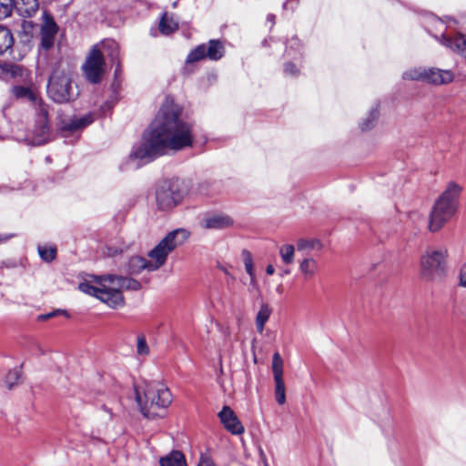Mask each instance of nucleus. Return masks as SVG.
<instances>
[{
  "instance_id": "1",
  "label": "nucleus",
  "mask_w": 466,
  "mask_h": 466,
  "mask_svg": "<svg viewBox=\"0 0 466 466\" xmlns=\"http://www.w3.org/2000/svg\"><path fill=\"white\" fill-rule=\"evenodd\" d=\"M182 107L167 97L156 117L143 133L141 141L133 146L128 160L135 167L148 163L170 151L177 152L193 146L194 124L181 117Z\"/></svg>"
},
{
  "instance_id": "2",
  "label": "nucleus",
  "mask_w": 466,
  "mask_h": 466,
  "mask_svg": "<svg viewBox=\"0 0 466 466\" xmlns=\"http://www.w3.org/2000/svg\"><path fill=\"white\" fill-rule=\"evenodd\" d=\"M92 279V281L80 283L79 290L97 298L112 309H117L124 305L123 289L138 290L141 289L140 282L132 278L104 275L94 276Z\"/></svg>"
},
{
  "instance_id": "3",
  "label": "nucleus",
  "mask_w": 466,
  "mask_h": 466,
  "mask_svg": "<svg viewBox=\"0 0 466 466\" xmlns=\"http://www.w3.org/2000/svg\"><path fill=\"white\" fill-rule=\"evenodd\" d=\"M136 400L140 411L147 418H155L158 410L167 409L172 402L169 389L159 381H146L135 386Z\"/></svg>"
},
{
  "instance_id": "4",
  "label": "nucleus",
  "mask_w": 466,
  "mask_h": 466,
  "mask_svg": "<svg viewBox=\"0 0 466 466\" xmlns=\"http://www.w3.org/2000/svg\"><path fill=\"white\" fill-rule=\"evenodd\" d=\"M118 49V44L110 39L95 45L87 54L82 66L85 78L91 84H99L106 71L103 52H107V55L114 59L117 56Z\"/></svg>"
},
{
  "instance_id": "5",
  "label": "nucleus",
  "mask_w": 466,
  "mask_h": 466,
  "mask_svg": "<svg viewBox=\"0 0 466 466\" xmlns=\"http://www.w3.org/2000/svg\"><path fill=\"white\" fill-rule=\"evenodd\" d=\"M461 187L450 182L444 192L436 200L429 218V229L431 232L440 230L455 214L458 208Z\"/></svg>"
},
{
  "instance_id": "6",
  "label": "nucleus",
  "mask_w": 466,
  "mask_h": 466,
  "mask_svg": "<svg viewBox=\"0 0 466 466\" xmlns=\"http://www.w3.org/2000/svg\"><path fill=\"white\" fill-rule=\"evenodd\" d=\"M189 237V232L184 228H177L167 233L151 250L147 253V260L152 271L162 268L169 254L177 248L182 246Z\"/></svg>"
},
{
  "instance_id": "7",
  "label": "nucleus",
  "mask_w": 466,
  "mask_h": 466,
  "mask_svg": "<svg viewBox=\"0 0 466 466\" xmlns=\"http://www.w3.org/2000/svg\"><path fill=\"white\" fill-rule=\"evenodd\" d=\"M189 237V232L184 228H177L167 233L151 250L147 253V260L152 271L162 268L169 254L177 248L182 246Z\"/></svg>"
},
{
  "instance_id": "8",
  "label": "nucleus",
  "mask_w": 466,
  "mask_h": 466,
  "mask_svg": "<svg viewBox=\"0 0 466 466\" xmlns=\"http://www.w3.org/2000/svg\"><path fill=\"white\" fill-rule=\"evenodd\" d=\"M448 250L445 248H427L420 258V273L428 281H437L447 274Z\"/></svg>"
},
{
  "instance_id": "9",
  "label": "nucleus",
  "mask_w": 466,
  "mask_h": 466,
  "mask_svg": "<svg viewBox=\"0 0 466 466\" xmlns=\"http://www.w3.org/2000/svg\"><path fill=\"white\" fill-rule=\"evenodd\" d=\"M47 94L56 103H66L76 99L79 90L69 72L56 69L49 77Z\"/></svg>"
},
{
  "instance_id": "10",
  "label": "nucleus",
  "mask_w": 466,
  "mask_h": 466,
  "mask_svg": "<svg viewBox=\"0 0 466 466\" xmlns=\"http://www.w3.org/2000/svg\"><path fill=\"white\" fill-rule=\"evenodd\" d=\"M184 194L178 180L164 181L158 185L156 191V201L158 208L169 210L179 204Z\"/></svg>"
},
{
  "instance_id": "11",
  "label": "nucleus",
  "mask_w": 466,
  "mask_h": 466,
  "mask_svg": "<svg viewBox=\"0 0 466 466\" xmlns=\"http://www.w3.org/2000/svg\"><path fill=\"white\" fill-rule=\"evenodd\" d=\"M225 50L218 40H210L208 44H202L194 48L187 57V63H194L208 58L218 60L224 56Z\"/></svg>"
},
{
  "instance_id": "12",
  "label": "nucleus",
  "mask_w": 466,
  "mask_h": 466,
  "mask_svg": "<svg viewBox=\"0 0 466 466\" xmlns=\"http://www.w3.org/2000/svg\"><path fill=\"white\" fill-rule=\"evenodd\" d=\"M272 372L275 382V397L279 405L286 402L285 383L283 380V360L279 352L272 357Z\"/></svg>"
},
{
  "instance_id": "13",
  "label": "nucleus",
  "mask_w": 466,
  "mask_h": 466,
  "mask_svg": "<svg viewBox=\"0 0 466 466\" xmlns=\"http://www.w3.org/2000/svg\"><path fill=\"white\" fill-rule=\"evenodd\" d=\"M200 225L205 229L224 230L234 225L233 218L222 212H209L204 215Z\"/></svg>"
},
{
  "instance_id": "14",
  "label": "nucleus",
  "mask_w": 466,
  "mask_h": 466,
  "mask_svg": "<svg viewBox=\"0 0 466 466\" xmlns=\"http://www.w3.org/2000/svg\"><path fill=\"white\" fill-rule=\"evenodd\" d=\"M28 140L33 146H40L49 140L47 111L46 107H41V110H39L34 134L31 138H28Z\"/></svg>"
},
{
  "instance_id": "15",
  "label": "nucleus",
  "mask_w": 466,
  "mask_h": 466,
  "mask_svg": "<svg viewBox=\"0 0 466 466\" xmlns=\"http://www.w3.org/2000/svg\"><path fill=\"white\" fill-rule=\"evenodd\" d=\"M58 26L53 17L46 12L43 13V24L40 29L41 47L45 50L50 49L57 34Z\"/></svg>"
},
{
  "instance_id": "16",
  "label": "nucleus",
  "mask_w": 466,
  "mask_h": 466,
  "mask_svg": "<svg viewBox=\"0 0 466 466\" xmlns=\"http://www.w3.org/2000/svg\"><path fill=\"white\" fill-rule=\"evenodd\" d=\"M218 418L227 431L235 435H239L244 432V427L235 412L228 406L218 413Z\"/></svg>"
},
{
  "instance_id": "17",
  "label": "nucleus",
  "mask_w": 466,
  "mask_h": 466,
  "mask_svg": "<svg viewBox=\"0 0 466 466\" xmlns=\"http://www.w3.org/2000/svg\"><path fill=\"white\" fill-rule=\"evenodd\" d=\"M454 74L451 70L426 67L425 82L432 85H447L453 81Z\"/></svg>"
},
{
  "instance_id": "18",
  "label": "nucleus",
  "mask_w": 466,
  "mask_h": 466,
  "mask_svg": "<svg viewBox=\"0 0 466 466\" xmlns=\"http://www.w3.org/2000/svg\"><path fill=\"white\" fill-rule=\"evenodd\" d=\"M440 42L451 51L466 57V35L457 34L454 36L441 35Z\"/></svg>"
},
{
  "instance_id": "19",
  "label": "nucleus",
  "mask_w": 466,
  "mask_h": 466,
  "mask_svg": "<svg viewBox=\"0 0 466 466\" xmlns=\"http://www.w3.org/2000/svg\"><path fill=\"white\" fill-rule=\"evenodd\" d=\"M12 95L16 99H24L30 101L32 104L38 106V109L44 107L41 99L38 96V93L35 89L30 86H15L11 89Z\"/></svg>"
},
{
  "instance_id": "20",
  "label": "nucleus",
  "mask_w": 466,
  "mask_h": 466,
  "mask_svg": "<svg viewBox=\"0 0 466 466\" xmlns=\"http://www.w3.org/2000/svg\"><path fill=\"white\" fill-rule=\"evenodd\" d=\"M94 121V117L91 114H86L81 117H74L65 122L61 130L63 133L74 134L84 127H87Z\"/></svg>"
},
{
  "instance_id": "21",
  "label": "nucleus",
  "mask_w": 466,
  "mask_h": 466,
  "mask_svg": "<svg viewBox=\"0 0 466 466\" xmlns=\"http://www.w3.org/2000/svg\"><path fill=\"white\" fill-rule=\"evenodd\" d=\"M124 270L130 275H137L143 270L153 272L147 258L141 256H133L127 260Z\"/></svg>"
},
{
  "instance_id": "22",
  "label": "nucleus",
  "mask_w": 466,
  "mask_h": 466,
  "mask_svg": "<svg viewBox=\"0 0 466 466\" xmlns=\"http://www.w3.org/2000/svg\"><path fill=\"white\" fill-rule=\"evenodd\" d=\"M27 76L26 70L22 66L14 64H1L0 65V77L2 78H24Z\"/></svg>"
},
{
  "instance_id": "23",
  "label": "nucleus",
  "mask_w": 466,
  "mask_h": 466,
  "mask_svg": "<svg viewBox=\"0 0 466 466\" xmlns=\"http://www.w3.org/2000/svg\"><path fill=\"white\" fill-rule=\"evenodd\" d=\"M38 0H14V7L23 16H32L38 10Z\"/></svg>"
},
{
  "instance_id": "24",
  "label": "nucleus",
  "mask_w": 466,
  "mask_h": 466,
  "mask_svg": "<svg viewBox=\"0 0 466 466\" xmlns=\"http://www.w3.org/2000/svg\"><path fill=\"white\" fill-rule=\"evenodd\" d=\"M299 268L305 278H312L318 272V261L312 257H306L299 263Z\"/></svg>"
},
{
  "instance_id": "25",
  "label": "nucleus",
  "mask_w": 466,
  "mask_h": 466,
  "mask_svg": "<svg viewBox=\"0 0 466 466\" xmlns=\"http://www.w3.org/2000/svg\"><path fill=\"white\" fill-rule=\"evenodd\" d=\"M272 313V309L267 303H263L256 316V328L258 333H262L264 330L265 324L269 319Z\"/></svg>"
},
{
  "instance_id": "26",
  "label": "nucleus",
  "mask_w": 466,
  "mask_h": 466,
  "mask_svg": "<svg viewBox=\"0 0 466 466\" xmlns=\"http://www.w3.org/2000/svg\"><path fill=\"white\" fill-rule=\"evenodd\" d=\"M380 116V108L378 105L373 106L368 112L367 116L360 123V127L363 131H367L374 127Z\"/></svg>"
},
{
  "instance_id": "27",
  "label": "nucleus",
  "mask_w": 466,
  "mask_h": 466,
  "mask_svg": "<svg viewBox=\"0 0 466 466\" xmlns=\"http://www.w3.org/2000/svg\"><path fill=\"white\" fill-rule=\"evenodd\" d=\"M161 466H187L184 455L180 451H173L160 460Z\"/></svg>"
},
{
  "instance_id": "28",
  "label": "nucleus",
  "mask_w": 466,
  "mask_h": 466,
  "mask_svg": "<svg viewBox=\"0 0 466 466\" xmlns=\"http://www.w3.org/2000/svg\"><path fill=\"white\" fill-rule=\"evenodd\" d=\"M322 247V243L318 238H299L297 241V248L299 251L320 250Z\"/></svg>"
},
{
  "instance_id": "29",
  "label": "nucleus",
  "mask_w": 466,
  "mask_h": 466,
  "mask_svg": "<svg viewBox=\"0 0 466 466\" xmlns=\"http://www.w3.org/2000/svg\"><path fill=\"white\" fill-rule=\"evenodd\" d=\"M426 67H412L405 70L402 78L405 80L423 81L425 82Z\"/></svg>"
},
{
  "instance_id": "30",
  "label": "nucleus",
  "mask_w": 466,
  "mask_h": 466,
  "mask_svg": "<svg viewBox=\"0 0 466 466\" xmlns=\"http://www.w3.org/2000/svg\"><path fill=\"white\" fill-rule=\"evenodd\" d=\"M13 43L14 39L10 30L0 25V55L10 49Z\"/></svg>"
},
{
  "instance_id": "31",
  "label": "nucleus",
  "mask_w": 466,
  "mask_h": 466,
  "mask_svg": "<svg viewBox=\"0 0 466 466\" xmlns=\"http://www.w3.org/2000/svg\"><path fill=\"white\" fill-rule=\"evenodd\" d=\"M279 253L281 260L286 265H290L295 259V247L291 244H284L279 247Z\"/></svg>"
},
{
  "instance_id": "32",
  "label": "nucleus",
  "mask_w": 466,
  "mask_h": 466,
  "mask_svg": "<svg viewBox=\"0 0 466 466\" xmlns=\"http://www.w3.org/2000/svg\"><path fill=\"white\" fill-rule=\"evenodd\" d=\"M177 28V23L169 17L167 14H164L159 22V30L164 35H169L176 31Z\"/></svg>"
},
{
  "instance_id": "33",
  "label": "nucleus",
  "mask_w": 466,
  "mask_h": 466,
  "mask_svg": "<svg viewBox=\"0 0 466 466\" xmlns=\"http://www.w3.org/2000/svg\"><path fill=\"white\" fill-rule=\"evenodd\" d=\"M21 380V370L20 368H15L10 370L5 378V385L7 389L11 390Z\"/></svg>"
},
{
  "instance_id": "34",
  "label": "nucleus",
  "mask_w": 466,
  "mask_h": 466,
  "mask_svg": "<svg viewBox=\"0 0 466 466\" xmlns=\"http://www.w3.org/2000/svg\"><path fill=\"white\" fill-rule=\"evenodd\" d=\"M38 254L46 262H51L56 258V248L52 246H39Z\"/></svg>"
},
{
  "instance_id": "35",
  "label": "nucleus",
  "mask_w": 466,
  "mask_h": 466,
  "mask_svg": "<svg viewBox=\"0 0 466 466\" xmlns=\"http://www.w3.org/2000/svg\"><path fill=\"white\" fill-rule=\"evenodd\" d=\"M14 8V0H0V20L8 17Z\"/></svg>"
},
{
  "instance_id": "36",
  "label": "nucleus",
  "mask_w": 466,
  "mask_h": 466,
  "mask_svg": "<svg viewBox=\"0 0 466 466\" xmlns=\"http://www.w3.org/2000/svg\"><path fill=\"white\" fill-rule=\"evenodd\" d=\"M243 262L245 270L248 276L255 275L252 255L248 251L243 252Z\"/></svg>"
},
{
  "instance_id": "37",
  "label": "nucleus",
  "mask_w": 466,
  "mask_h": 466,
  "mask_svg": "<svg viewBox=\"0 0 466 466\" xmlns=\"http://www.w3.org/2000/svg\"><path fill=\"white\" fill-rule=\"evenodd\" d=\"M137 353L139 356H147L149 353V348L144 336L137 337Z\"/></svg>"
},
{
  "instance_id": "38",
  "label": "nucleus",
  "mask_w": 466,
  "mask_h": 466,
  "mask_svg": "<svg viewBox=\"0 0 466 466\" xmlns=\"http://www.w3.org/2000/svg\"><path fill=\"white\" fill-rule=\"evenodd\" d=\"M284 72L289 76H297L299 74V69L292 63H287L284 66Z\"/></svg>"
},
{
  "instance_id": "39",
  "label": "nucleus",
  "mask_w": 466,
  "mask_h": 466,
  "mask_svg": "<svg viewBox=\"0 0 466 466\" xmlns=\"http://www.w3.org/2000/svg\"><path fill=\"white\" fill-rule=\"evenodd\" d=\"M459 285L460 287L466 288V263L460 269Z\"/></svg>"
},
{
  "instance_id": "40",
  "label": "nucleus",
  "mask_w": 466,
  "mask_h": 466,
  "mask_svg": "<svg viewBox=\"0 0 466 466\" xmlns=\"http://www.w3.org/2000/svg\"><path fill=\"white\" fill-rule=\"evenodd\" d=\"M60 314H63V315L67 316L66 311H65V310H59V309H58V310H55V311H52V312L47 313V314L41 315V316L39 317V319H50V318L56 317V316L60 315Z\"/></svg>"
},
{
  "instance_id": "41",
  "label": "nucleus",
  "mask_w": 466,
  "mask_h": 466,
  "mask_svg": "<svg viewBox=\"0 0 466 466\" xmlns=\"http://www.w3.org/2000/svg\"><path fill=\"white\" fill-rule=\"evenodd\" d=\"M198 466H217L208 457L202 456L199 460Z\"/></svg>"
},
{
  "instance_id": "42",
  "label": "nucleus",
  "mask_w": 466,
  "mask_h": 466,
  "mask_svg": "<svg viewBox=\"0 0 466 466\" xmlns=\"http://www.w3.org/2000/svg\"><path fill=\"white\" fill-rule=\"evenodd\" d=\"M249 278H250L249 284L252 287V289H258V283H257V280H256V275L249 276Z\"/></svg>"
},
{
  "instance_id": "43",
  "label": "nucleus",
  "mask_w": 466,
  "mask_h": 466,
  "mask_svg": "<svg viewBox=\"0 0 466 466\" xmlns=\"http://www.w3.org/2000/svg\"><path fill=\"white\" fill-rule=\"evenodd\" d=\"M434 23V25L435 27L438 29V30H441L444 28V24L442 23V21L439 20V19H435L433 21Z\"/></svg>"
},
{
  "instance_id": "44",
  "label": "nucleus",
  "mask_w": 466,
  "mask_h": 466,
  "mask_svg": "<svg viewBox=\"0 0 466 466\" xmlns=\"http://www.w3.org/2000/svg\"><path fill=\"white\" fill-rule=\"evenodd\" d=\"M266 272L268 275H273L274 272H275V268H274L273 265H271V264L268 265L267 268H266Z\"/></svg>"
},
{
  "instance_id": "45",
  "label": "nucleus",
  "mask_w": 466,
  "mask_h": 466,
  "mask_svg": "<svg viewBox=\"0 0 466 466\" xmlns=\"http://www.w3.org/2000/svg\"><path fill=\"white\" fill-rule=\"evenodd\" d=\"M274 18H275V16L273 15H269L268 16V20H269L272 24L274 23Z\"/></svg>"
},
{
  "instance_id": "46",
  "label": "nucleus",
  "mask_w": 466,
  "mask_h": 466,
  "mask_svg": "<svg viewBox=\"0 0 466 466\" xmlns=\"http://www.w3.org/2000/svg\"><path fill=\"white\" fill-rule=\"evenodd\" d=\"M3 239L0 238V242L2 241Z\"/></svg>"
}]
</instances>
